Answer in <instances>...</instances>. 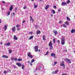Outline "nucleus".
<instances>
[{
	"label": "nucleus",
	"instance_id": "1",
	"mask_svg": "<svg viewBox=\"0 0 75 75\" xmlns=\"http://www.w3.org/2000/svg\"><path fill=\"white\" fill-rule=\"evenodd\" d=\"M49 48L51 50H52L53 48V46H52V41H50L49 43Z\"/></svg>",
	"mask_w": 75,
	"mask_h": 75
},
{
	"label": "nucleus",
	"instance_id": "2",
	"mask_svg": "<svg viewBox=\"0 0 75 75\" xmlns=\"http://www.w3.org/2000/svg\"><path fill=\"white\" fill-rule=\"evenodd\" d=\"M61 42L62 45H64L65 44V39L64 37L62 38H61Z\"/></svg>",
	"mask_w": 75,
	"mask_h": 75
},
{
	"label": "nucleus",
	"instance_id": "3",
	"mask_svg": "<svg viewBox=\"0 0 75 75\" xmlns=\"http://www.w3.org/2000/svg\"><path fill=\"white\" fill-rule=\"evenodd\" d=\"M60 66L63 67V68H64L65 67V64H64V61H62V62L60 64Z\"/></svg>",
	"mask_w": 75,
	"mask_h": 75
},
{
	"label": "nucleus",
	"instance_id": "4",
	"mask_svg": "<svg viewBox=\"0 0 75 75\" xmlns=\"http://www.w3.org/2000/svg\"><path fill=\"white\" fill-rule=\"evenodd\" d=\"M35 52H38V46H35Z\"/></svg>",
	"mask_w": 75,
	"mask_h": 75
},
{
	"label": "nucleus",
	"instance_id": "5",
	"mask_svg": "<svg viewBox=\"0 0 75 75\" xmlns=\"http://www.w3.org/2000/svg\"><path fill=\"white\" fill-rule=\"evenodd\" d=\"M67 3H66V2H62L61 4V5L62 6H67Z\"/></svg>",
	"mask_w": 75,
	"mask_h": 75
},
{
	"label": "nucleus",
	"instance_id": "6",
	"mask_svg": "<svg viewBox=\"0 0 75 75\" xmlns=\"http://www.w3.org/2000/svg\"><path fill=\"white\" fill-rule=\"evenodd\" d=\"M10 45H11V43L10 42H8L4 44V45L6 46H6H9Z\"/></svg>",
	"mask_w": 75,
	"mask_h": 75
},
{
	"label": "nucleus",
	"instance_id": "7",
	"mask_svg": "<svg viewBox=\"0 0 75 75\" xmlns=\"http://www.w3.org/2000/svg\"><path fill=\"white\" fill-rule=\"evenodd\" d=\"M16 65H17L18 66V67H21L22 64L21 63L17 62L16 64Z\"/></svg>",
	"mask_w": 75,
	"mask_h": 75
},
{
	"label": "nucleus",
	"instance_id": "8",
	"mask_svg": "<svg viewBox=\"0 0 75 75\" xmlns=\"http://www.w3.org/2000/svg\"><path fill=\"white\" fill-rule=\"evenodd\" d=\"M51 56L52 57H53L54 58H55V54L52 53L51 54Z\"/></svg>",
	"mask_w": 75,
	"mask_h": 75
},
{
	"label": "nucleus",
	"instance_id": "9",
	"mask_svg": "<svg viewBox=\"0 0 75 75\" xmlns=\"http://www.w3.org/2000/svg\"><path fill=\"white\" fill-rule=\"evenodd\" d=\"M13 6H14V5H12L11 6V7L9 8V10L10 11H12V10L13 8Z\"/></svg>",
	"mask_w": 75,
	"mask_h": 75
},
{
	"label": "nucleus",
	"instance_id": "10",
	"mask_svg": "<svg viewBox=\"0 0 75 75\" xmlns=\"http://www.w3.org/2000/svg\"><path fill=\"white\" fill-rule=\"evenodd\" d=\"M53 32H54V34H55V35H56L57 34H58V32L56 30H54Z\"/></svg>",
	"mask_w": 75,
	"mask_h": 75
},
{
	"label": "nucleus",
	"instance_id": "11",
	"mask_svg": "<svg viewBox=\"0 0 75 75\" xmlns=\"http://www.w3.org/2000/svg\"><path fill=\"white\" fill-rule=\"evenodd\" d=\"M13 39L14 40H17V39H18V38L16 36L14 35L13 37Z\"/></svg>",
	"mask_w": 75,
	"mask_h": 75
},
{
	"label": "nucleus",
	"instance_id": "12",
	"mask_svg": "<svg viewBox=\"0 0 75 75\" xmlns=\"http://www.w3.org/2000/svg\"><path fill=\"white\" fill-rule=\"evenodd\" d=\"M12 30L13 31H16V26H14L12 28Z\"/></svg>",
	"mask_w": 75,
	"mask_h": 75
},
{
	"label": "nucleus",
	"instance_id": "13",
	"mask_svg": "<svg viewBox=\"0 0 75 75\" xmlns=\"http://www.w3.org/2000/svg\"><path fill=\"white\" fill-rule=\"evenodd\" d=\"M3 58H8V56L6 55H3L2 56Z\"/></svg>",
	"mask_w": 75,
	"mask_h": 75
},
{
	"label": "nucleus",
	"instance_id": "14",
	"mask_svg": "<svg viewBox=\"0 0 75 75\" xmlns=\"http://www.w3.org/2000/svg\"><path fill=\"white\" fill-rule=\"evenodd\" d=\"M45 35H42L43 40L44 41H45V40H46V39L45 38Z\"/></svg>",
	"mask_w": 75,
	"mask_h": 75
},
{
	"label": "nucleus",
	"instance_id": "15",
	"mask_svg": "<svg viewBox=\"0 0 75 75\" xmlns=\"http://www.w3.org/2000/svg\"><path fill=\"white\" fill-rule=\"evenodd\" d=\"M49 7H50V5H47L45 8V10H47V9H48V8H49Z\"/></svg>",
	"mask_w": 75,
	"mask_h": 75
},
{
	"label": "nucleus",
	"instance_id": "16",
	"mask_svg": "<svg viewBox=\"0 0 75 75\" xmlns=\"http://www.w3.org/2000/svg\"><path fill=\"white\" fill-rule=\"evenodd\" d=\"M41 33V31L40 30H38L36 33V34H40Z\"/></svg>",
	"mask_w": 75,
	"mask_h": 75
},
{
	"label": "nucleus",
	"instance_id": "17",
	"mask_svg": "<svg viewBox=\"0 0 75 75\" xmlns=\"http://www.w3.org/2000/svg\"><path fill=\"white\" fill-rule=\"evenodd\" d=\"M69 59H68V58H65L64 59V61H66V62H68Z\"/></svg>",
	"mask_w": 75,
	"mask_h": 75
},
{
	"label": "nucleus",
	"instance_id": "18",
	"mask_svg": "<svg viewBox=\"0 0 75 75\" xmlns=\"http://www.w3.org/2000/svg\"><path fill=\"white\" fill-rule=\"evenodd\" d=\"M51 11H52L53 14H55V11L54 10H51Z\"/></svg>",
	"mask_w": 75,
	"mask_h": 75
},
{
	"label": "nucleus",
	"instance_id": "19",
	"mask_svg": "<svg viewBox=\"0 0 75 75\" xmlns=\"http://www.w3.org/2000/svg\"><path fill=\"white\" fill-rule=\"evenodd\" d=\"M75 30L74 29H72L71 30V33H73L74 32H75Z\"/></svg>",
	"mask_w": 75,
	"mask_h": 75
},
{
	"label": "nucleus",
	"instance_id": "20",
	"mask_svg": "<svg viewBox=\"0 0 75 75\" xmlns=\"http://www.w3.org/2000/svg\"><path fill=\"white\" fill-rule=\"evenodd\" d=\"M65 24H66V25H69V23L68 21H66L65 22Z\"/></svg>",
	"mask_w": 75,
	"mask_h": 75
},
{
	"label": "nucleus",
	"instance_id": "21",
	"mask_svg": "<svg viewBox=\"0 0 75 75\" xmlns=\"http://www.w3.org/2000/svg\"><path fill=\"white\" fill-rule=\"evenodd\" d=\"M31 55V52H28V57H30Z\"/></svg>",
	"mask_w": 75,
	"mask_h": 75
},
{
	"label": "nucleus",
	"instance_id": "22",
	"mask_svg": "<svg viewBox=\"0 0 75 75\" xmlns=\"http://www.w3.org/2000/svg\"><path fill=\"white\" fill-rule=\"evenodd\" d=\"M67 20L69 21L71 20L70 18L68 17V16L67 17Z\"/></svg>",
	"mask_w": 75,
	"mask_h": 75
},
{
	"label": "nucleus",
	"instance_id": "23",
	"mask_svg": "<svg viewBox=\"0 0 75 75\" xmlns=\"http://www.w3.org/2000/svg\"><path fill=\"white\" fill-rule=\"evenodd\" d=\"M63 27H64L65 28H67V26L66 25L63 24L62 25Z\"/></svg>",
	"mask_w": 75,
	"mask_h": 75
},
{
	"label": "nucleus",
	"instance_id": "24",
	"mask_svg": "<svg viewBox=\"0 0 75 75\" xmlns=\"http://www.w3.org/2000/svg\"><path fill=\"white\" fill-rule=\"evenodd\" d=\"M16 27H17V28H18V27H20V25H19V24H17L16 25Z\"/></svg>",
	"mask_w": 75,
	"mask_h": 75
},
{
	"label": "nucleus",
	"instance_id": "25",
	"mask_svg": "<svg viewBox=\"0 0 75 75\" xmlns=\"http://www.w3.org/2000/svg\"><path fill=\"white\" fill-rule=\"evenodd\" d=\"M33 36H30V38H29V40H31V39H33Z\"/></svg>",
	"mask_w": 75,
	"mask_h": 75
},
{
	"label": "nucleus",
	"instance_id": "26",
	"mask_svg": "<svg viewBox=\"0 0 75 75\" xmlns=\"http://www.w3.org/2000/svg\"><path fill=\"white\" fill-rule=\"evenodd\" d=\"M8 51H9V54H11V53L12 52V51H11V50H8Z\"/></svg>",
	"mask_w": 75,
	"mask_h": 75
},
{
	"label": "nucleus",
	"instance_id": "27",
	"mask_svg": "<svg viewBox=\"0 0 75 75\" xmlns=\"http://www.w3.org/2000/svg\"><path fill=\"white\" fill-rule=\"evenodd\" d=\"M4 28H5V30H6L7 29V25H5Z\"/></svg>",
	"mask_w": 75,
	"mask_h": 75
},
{
	"label": "nucleus",
	"instance_id": "28",
	"mask_svg": "<svg viewBox=\"0 0 75 75\" xmlns=\"http://www.w3.org/2000/svg\"><path fill=\"white\" fill-rule=\"evenodd\" d=\"M22 69H24V64L22 65Z\"/></svg>",
	"mask_w": 75,
	"mask_h": 75
},
{
	"label": "nucleus",
	"instance_id": "29",
	"mask_svg": "<svg viewBox=\"0 0 75 75\" xmlns=\"http://www.w3.org/2000/svg\"><path fill=\"white\" fill-rule=\"evenodd\" d=\"M67 62H68L69 63H70V64L71 63V61L69 59V60H68V61H67Z\"/></svg>",
	"mask_w": 75,
	"mask_h": 75
},
{
	"label": "nucleus",
	"instance_id": "30",
	"mask_svg": "<svg viewBox=\"0 0 75 75\" xmlns=\"http://www.w3.org/2000/svg\"><path fill=\"white\" fill-rule=\"evenodd\" d=\"M38 7V5H35L34 6V8H36Z\"/></svg>",
	"mask_w": 75,
	"mask_h": 75
},
{
	"label": "nucleus",
	"instance_id": "31",
	"mask_svg": "<svg viewBox=\"0 0 75 75\" xmlns=\"http://www.w3.org/2000/svg\"><path fill=\"white\" fill-rule=\"evenodd\" d=\"M70 3V0H69L66 3L67 4H69Z\"/></svg>",
	"mask_w": 75,
	"mask_h": 75
},
{
	"label": "nucleus",
	"instance_id": "32",
	"mask_svg": "<svg viewBox=\"0 0 75 75\" xmlns=\"http://www.w3.org/2000/svg\"><path fill=\"white\" fill-rule=\"evenodd\" d=\"M4 73V74H7V71H4L3 72Z\"/></svg>",
	"mask_w": 75,
	"mask_h": 75
},
{
	"label": "nucleus",
	"instance_id": "33",
	"mask_svg": "<svg viewBox=\"0 0 75 75\" xmlns=\"http://www.w3.org/2000/svg\"><path fill=\"white\" fill-rule=\"evenodd\" d=\"M29 34L30 35H32L33 34V32H31L29 33Z\"/></svg>",
	"mask_w": 75,
	"mask_h": 75
},
{
	"label": "nucleus",
	"instance_id": "34",
	"mask_svg": "<svg viewBox=\"0 0 75 75\" xmlns=\"http://www.w3.org/2000/svg\"><path fill=\"white\" fill-rule=\"evenodd\" d=\"M15 58L14 57H12L11 59V61H13V60H14Z\"/></svg>",
	"mask_w": 75,
	"mask_h": 75
},
{
	"label": "nucleus",
	"instance_id": "35",
	"mask_svg": "<svg viewBox=\"0 0 75 75\" xmlns=\"http://www.w3.org/2000/svg\"><path fill=\"white\" fill-rule=\"evenodd\" d=\"M22 59H18V61H19V62L21 61H22Z\"/></svg>",
	"mask_w": 75,
	"mask_h": 75
},
{
	"label": "nucleus",
	"instance_id": "36",
	"mask_svg": "<svg viewBox=\"0 0 75 75\" xmlns=\"http://www.w3.org/2000/svg\"><path fill=\"white\" fill-rule=\"evenodd\" d=\"M29 57H30V58H33V56L32 55H31L30 56H29Z\"/></svg>",
	"mask_w": 75,
	"mask_h": 75
},
{
	"label": "nucleus",
	"instance_id": "37",
	"mask_svg": "<svg viewBox=\"0 0 75 75\" xmlns=\"http://www.w3.org/2000/svg\"><path fill=\"white\" fill-rule=\"evenodd\" d=\"M15 13L13 12V13L12 14V16H14L15 15Z\"/></svg>",
	"mask_w": 75,
	"mask_h": 75
},
{
	"label": "nucleus",
	"instance_id": "38",
	"mask_svg": "<svg viewBox=\"0 0 75 75\" xmlns=\"http://www.w3.org/2000/svg\"><path fill=\"white\" fill-rule=\"evenodd\" d=\"M48 53H49V52H48V51H47L46 52V54H45V55H48Z\"/></svg>",
	"mask_w": 75,
	"mask_h": 75
},
{
	"label": "nucleus",
	"instance_id": "39",
	"mask_svg": "<svg viewBox=\"0 0 75 75\" xmlns=\"http://www.w3.org/2000/svg\"><path fill=\"white\" fill-rule=\"evenodd\" d=\"M53 42H54V44L55 43V39H53Z\"/></svg>",
	"mask_w": 75,
	"mask_h": 75
},
{
	"label": "nucleus",
	"instance_id": "40",
	"mask_svg": "<svg viewBox=\"0 0 75 75\" xmlns=\"http://www.w3.org/2000/svg\"><path fill=\"white\" fill-rule=\"evenodd\" d=\"M34 61H35V60H34V59H33L31 61V62L32 63H33V62H34Z\"/></svg>",
	"mask_w": 75,
	"mask_h": 75
},
{
	"label": "nucleus",
	"instance_id": "41",
	"mask_svg": "<svg viewBox=\"0 0 75 75\" xmlns=\"http://www.w3.org/2000/svg\"><path fill=\"white\" fill-rule=\"evenodd\" d=\"M58 72V70L55 71L54 74H56V73H57Z\"/></svg>",
	"mask_w": 75,
	"mask_h": 75
},
{
	"label": "nucleus",
	"instance_id": "42",
	"mask_svg": "<svg viewBox=\"0 0 75 75\" xmlns=\"http://www.w3.org/2000/svg\"><path fill=\"white\" fill-rule=\"evenodd\" d=\"M30 21H31V19H33L32 18V16H30Z\"/></svg>",
	"mask_w": 75,
	"mask_h": 75
},
{
	"label": "nucleus",
	"instance_id": "43",
	"mask_svg": "<svg viewBox=\"0 0 75 75\" xmlns=\"http://www.w3.org/2000/svg\"><path fill=\"white\" fill-rule=\"evenodd\" d=\"M26 8H27V7L26 6H25L23 8V9H26Z\"/></svg>",
	"mask_w": 75,
	"mask_h": 75
},
{
	"label": "nucleus",
	"instance_id": "44",
	"mask_svg": "<svg viewBox=\"0 0 75 75\" xmlns=\"http://www.w3.org/2000/svg\"><path fill=\"white\" fill-rule=\"evenodd\" d=\"M15 61H17V58H15L14 60Z\"/></svg>",
	"mask_w": 75,
	"mask_h": 75
},
{
	"label": "nucleus",
	"instance_id": "45",
	"mask_svg": "<svg viewBox=\"0 0 75 75\" xmlns=\"http://www.w3.org/2000/svg\"><path fill=\"white\" fill-rule=\"evenodd\" d=\"M7 14L8 15H10V12H8Z\"/></svg>",
	"mask_w": 75,
	"mask_h": 75
},
{
	"label": "nucleus",
	"instance_id": "46",
	"mask_svg": "<svg viewBox=\"0 0 75 75\" xmlns=\"http://www.w3.org/2000/svg\"><path fill=\"white\" fill-rule=\"evenodd\" d=\"M57 64V62H54V65H56V64Z\"/></svg>",
	"mask_w": 75,
	"mask_h": 75
},
{
	"label": "nucleus",
	"instance_id": "47",
	"mask_svg": "<svg viewBox=\"0 0 75 75\" xmlns=\"http://www.w3.org/2000/svg\"><path fill=\"white\" fill-rule=\"evenodd\" d=\"M53 8H57V6H56L54 5V6H53Z\"/></svg>",
	"mask_w": 75,
	"mask_h": 75
},
{
	"label": "nucleus",
	"instance_id": "48",
	"mask_svg": "<svg viewBox=\"0 0 75 75\" xmlns=\"http://www.w3.org/2000/svg\"><path fill=\"white\" fill-rule=\"evenodd\" d=\"M2 3H6V2H5L4 1H2Z\"/></svg>",
	"mask_w": 75,
	"mask_h": 75
},
{
	"label": "nucleus",
	"instance_id": "49",
	"mask_svg": "<svg viewBox=\"0 0 75 75\" xmlns=\"http://www.w3.org/2000/svg\"><path fill=\"white\" fill-rule=\"evenodd\" d=\"M62 23V21H60L59 22V23Z\"/></svg>",
	"mask_w": 75,
	"mask_h": 75
},
{
	"label": "nucleus",
	"instance_id": "50",
	"mask_svg": "<svg viewBox=\"0 0 75 75\" xmlns=\"http://www.w3.org/2000/svg\"><path fill=\"white\" fill-rule=\"evenodd\" d=\"M17 7H16V8H15V11H17Z\"/></svg>",
	"mask_w": 75,
	"mask_h": 75
},
{
	"label": "nucleus",
	"instance_id": "51",
	"mask_svg": "<svg viewBox=\"0 0 75 75\" xmlns=\"http://www.w3.org/2000/svg\"><path fill=\"white\" fill-rule=\"evenodd\" d=\"M31 21H32V22H34V19H31Z\"/></svg>",
	"mask_w": 75,
	"mask_h": 75
},
{
	"label": "nucleus",
	"instance_id": "52",
	"mask_svg": "<svg viewBox=\"0 0 75 75\" xmlns=\"http://www.w3.org/2000/svg\"><path fill=\"white\" fill-rule=\"evenodd\" d=\"M57 42H58V43H59L60 42L59 40H57Z\"/></svg>",
	"mask_w": 75,
	"mask_h": 75
},
{
	"label": "nucleus",
	"instance_id": "53",
	"mask_svg": "<svg viewBox=\"0 0 75 75\" xmlns=\"http://www.w3.org/2000/svg\"><path fill=\"white\" fill-rule=\"evenodd\" d=\"M28 63L29 64H30V63H31V62H30V61H29L28 62Z\"/></svg>",
	"mask_w": 75,
	"mask_h": 75
},
{
	"label": "nucleus",
	"instance_id": "54",
	"mask_svg": "<svg viewBox=\"0 0 75 75\" xmlns=\"http://www.w3.org/2000/svg\"><path fill=\"white\" fill-rule=\"evenodd\" d=\"M25 21H23V23H25Z\"/></svg>",
	"mask_w": 75,
	"mask_h": 75
},
{
	"label": "nucleus",
	"instance_id": "55",
	"mask_svg": "<svg viewBox=\"0 0 75 75\" xmlns=\"http://www.w3.org/2000/svg\"><path fill=\"white\" fill-rule=\"evenodd\" d=\"M61 11V10L60 9H58V11L59 12V11Z\"/></svg>",
	"mask_w": 75,
	"mask_h": 75
},
{
	"label": "nucleus",
	"instance_id": "56",
	"mask_svg": "<svg viewBox=\"0 0 75 75\" xmlns=\"http://www.w3.org/2000/svg\"><path fill=\"white\" fill-rule=\"evenodd\" d=\"M17 30H20V28H18V29H17Z\"/></svg>",
	"mask_w": 75,
	"mask_h": 75
},
{
	"label": "nucleus",
	"instance_id": "57",
	"mask_svg": "<svg viewBox=\"0 0 75 75\" xmlns=\"http://www.w3.org/2000/svg\"><path fill=\"white\" fill-rule=\"evenodd\" d=\"M1 23V19H0V24Z\"/></svg>",
	"mask_w": 75,
	"mask_h": 75
},
{
	"label": "nucleus",
	"instance_id": "58",
	"mask_svg": "<svg viewBox=\"0 0 75 75\" xmlns=\"http://www.w3.org/2000/svg\"><path fill=\"white\" fill-rule=\"evenodd\" d=\"M51 17H53V14H51Z\"/></svg>",
	"mask_w": 75,
	"mask_h": 75
},
{
	"label": "nucleus",
	"instance_id": "59",
	"mask_svg": "<svg viewBox=\"0 0 75 75\" xmlns=\"http://www.w3.org/2000/svg\"><path fill=\"white\" fill-rule=\"evenodd\" d=\"M52 65L53 66H55V64H52Z\"/></svg>",
	"mask_w": 75,
	"mask_h": 75
},
{
	"label": "nucleus",
	"instance_id": "60",
	"mask_svg": "<svg viewBox=\"0 0 75 75\" xmlns=\"http://www.w3.org/2000/svg\"><path fill=\"white\" fill-rule=\"evenodd\" d=\"M30 66H32V65H33V64H32V63H31L30 64Z\"/></svg>",
	"mask_w": 75,
	"mask_h": 75
},
{
	"label": "nucleus",
	"instance_id": "61",
	"mask_svg": "<svg viewBox=\"0 0 75 75\" xmlns=\"http://www.w3.org/2000/svg\"><path fill=\"white\" fill-rule=\"evenodd\" d=\"M13 67L14 68H16V66H13Z\"/></svg>",
	"mask_w": 75,
	"mask_h": 75
},
{
	"label": "nucleus",
	"instance_id": "62",
	"mask_svg": "<svg viewBox=\"0 0 75 75\" xmlns=\"http://www.w3.org/2000/svg\"><path fill=\"white\" fill-rule=\"evenodd\" d=\"M37 69L36 68L35 69V71H37Z\"/></svg>",
	"mask_w": 75,
	"mask_h": 75
},
{
	"label": "nucleus",
	"instance_id": "63",
	"mask_svg": "<svg viewBox=\"0 0 75 75\" xmlns=\"http://www.w3.org/2000/svg\"><path fill=\"white\" fill-rule=\"evenodd\" d=\"M39 52H40L41 50H39Z\"/></svg>",
	"mask_w": 75,
	"mask_h": 75
},
{
	"label": "nucleus",
	"instance_id": "64",
	"mask_svg": "<svg viewBox=\"0 0 75 75\" xmlns=\"http://www.w3.org/2000/svg\"><path fill=\"white\" fill-rule=\"evenodd\" d=\"M42 1V0H40V1Z\"/></svg>",
	"mask_w": 75,
	"mask_h": 75
}]
</instances>
